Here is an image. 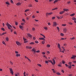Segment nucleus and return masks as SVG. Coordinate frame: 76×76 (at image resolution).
<instances>
[{
	"label": "nucleus",
	"mask_w": 76,
	"mask_h": 76,
	"mask_svg": "<svg viewBox=\"0 0 76 76\" xmlns=\"http://www.w3.org/2000/svg\"><path fill=\"white\" fill-rule=\"evenodd\" d=\"M7 34V33L6 32H5L4 33H3L1 35H4V34Z\"/></svg>",
	"instance_id": "nucleus-25"
},
{
	"label": "nucleus",
	"mask_w": 76,
	"mask_h": 76,
	"mask_svg": "<svg viewBox=\"0 0 76 76\" xmlns=\"http://www.w3.org/2000/svg\"><path fill=\"white\" fill-rule=\"evenodd\" d=\"M40 35H42V36L43 37V38H45V36H44V35L43 34H40Z\"/></svg>",
	"instance_id": "nucleus-22"
},
{
	"label": "nucleus",
	"mask_w": 76,
	"mask_h": 76,
	"mask_svg": "<svg viewBox=\"0 0 76 76\" xmlns=\"http://www.w3.org/2000/svg\"><path fill=\"white\" fill-rule=\"evenodd\" d=\"M23 39L24 41H26V39L24 37H23Z\"/></svg>",
	"instance_id": "nucleus-50"
},
{
	"label": "nucleus",
	"mask_w": 76,
	"mask_h": 76,
	"mask_svg": "<svg viewBox=\"0 0 76 76\" xmlns=\"http://www.w3.org/2000/svg\"><path fill=\"white\" fill-rule=\"evenodd\" d=\"M56 74L57 75H61V74H60V72H56Z\"/></svg>",
	"instance_id": "nucleus-28"
},
{
	"label": "nucleus",
	"mask_w": 76,
	"mask_h": 76,
	"mask_svg": "<svg viewBox=\"0 0 76 76\" xmlns=\"http://www.w3.org/2000/svg\"><path fill=\"white\" fill-rule=\"evenodd\" d=\"M42 54L43 55H44V54H45V52H42Z\"/></svg>",
	"instance_id": "nucleus-58"
},
{
	"label": "nucleus",
	"mask_w": 76,
	"mask_h": 76,
	"mask_svg": "<svg viewBox=\"0 0 76 76\" xmlns=\"http://www.w3.org/2000/svg\"><path fill=\"white\" fill-rule=\"evenodd\" d=\"M57 28L58 30V31H59V30H60V29L59 28V27H57Z\"/></svg>",
	"instance_id": "nucleus-44"
},
{
	"label": "nucleus",
	"mask_w": 76,
	"mask_h": 76,
	"mask_svg": "<svg viewBox=\"0 0 76 76\" xmlns=\"http://www.w3.org/2000/svg\"><path fill=\"white\" fill-rule=\"evenodd\" d=\"M48 25H51V23H48Z\"/></svg>",
	"instance_id": "nucleus-59"
},
{
	"label": "nucleus",
	"mask_w": 76,
	"mask_h": 76,
	"mask_svg": "<svg viewBox=\"0 0 76 76\" xmlns=\"http://www.w3.org/2000/svg\"><path fill=\"white\" fill-rule=\"evenodd\" d=\"M55 18H56V17H53L52 18V19L53 20V19H55Z\"/></svg>",
	"instance_id": "nucleus-42"
},
{
	"label": "nucleus",
	"mask_w": 76,
	"mask_h": 76,
	"mask_svg": "<svg viewBox=\"0 0 76 76\" xmlns=\"http://www.w3.org/2000/svg\"><path fill=\"white\" fill-rule=\"evenodd\" d=\"M6 39L7 41H9V37H6Z\"/></svg>",
	"instance_id": "nucleus-18"
},
{
	"label": "nucleus",
	"mask_w": 76,
	"mask_h": 76,
	"mask_svg": "<svg viewBox=\"0 0 76 76\" xmlns=\"http://www.w3.org/2000/svg\"><path fill=\"white\" fill-rule=\"evenodd\" d=\"M72 62H69V63H68V64H72Z\"/></svg>",
	"instance_id": "nucleus-43"
},
{
	"label": "nucleus",
	"mask_w": 76,
	"mask_h": 76,
	"mask_svg": "<svg viewBox=\"0 0 76 76\" xmlns=\"http://www.w3.org/2000/svg\"><path fill=\"white\" fill-rule=\"evenodd\" d=\"M53 23L54 26H56L57 25V23L56 22H53Z\"/></svg>",
	"instance_id": "nucleus-8"
},
{
	"label": "nucleus",
	"mask_w": 76,
	"mask_h": 76,
	"mask_svg": "<svg viewBox=\"0 0 76 76\" xmlns=\"http://www.w3.org/2000/svg\"><path fill=\"white\" fill-rule=\"evenodd\" d=\"M47 47H48V48L50 47V45H47Z\"/></svg>",
	"instance_id": "nucleus-32"
},
{
	"label": "nucleus",
	"mask_w": 76,
	"mask_h": 76,
	"mask_svg": "<svg viewBox=\"0 0 76 76\" xmlns=\"http://www.w3.org/2000/svg\"><path fill=\"white\" fill-rule=\"evenodd\" d=\"M26 48H27V49H31L32 48V47L31 46H26Z\"/></svg>",
	"instance_id": "nucleus-3"
},
{
	"label": "nucleus",
	"mask_w": 76,
	"mask_h": 76,
	"mask_svg": "<svg viewBox=\"0 0 76 76\" xmlns=\"http://www.w3.org/2000/svg\"><path fill=\"white\" fill-rule=\"evenodd\" d=\"M44 29H45V30H47V27H44Z\"/></svg>",
	"instance_id": "nucleus-45"
},
{
	"label": "nucleus",
	"mask_w": 76,
	"mask_h": 76,
	"mask_svg": "<svg viewBox=\"0 0 76 76\" xmlns=\"http://www.w3.org/2000/svg\"><path fill=\"white\" fill-rule=\"evenodd\" d=\"M16 43L17 45H20V43L18 41H16Z\"/></svg>",
	"instance_id": "nucleus-5"
},
{
	"label": "nucleus",
	"mask_w": 76,
	"mask_h": 76,
	"mask_svg": "<svg viewBox=\"0 0 76 76\" xmlns=\"http://www.w3.org/2000/svg\"><path fill=\"white\" fill-rule=\"evenodd\" d=\"M63 10L64 11V12H69V9L64 8L63 9Z\"/></svg>",
	"instance_id": "nucleus-4"
},
{
	"label": "nucleus",
	"mask_w": 76,
	"mask_h": 76,
	"mask_svg": "<svg viewBox=\"0 0 76 76\" xmlns=\"http://www.w3.org/2000/svg\"><path fill=\"white\" fill-rule=\"evenodd\" d=\"M10 2L11 3H12V4H13V0H11Z\"/></svg>",
	"instance_id": "nucleus-39"
},
{
	"label": "nucleus",
	"mask_w": 76,
	"mask_h": 76,
	"mask_svg": "<svg viewBox=\"0 0 76 76\" xmlns=\"http://www.w3.org/2000/svg\"><path fill=\"white\" fill-rule=\"evenodd\" d=\"M63 18V16H60V19H62Z\"/></svg>",
	"instance_id": "nucleus-52"
},
{
	"label": "nucleus",
	"mask_w": 76,
	"mask_h": 76,
	"mask_svg": "<svg viewBox=\"0 0 76 76\" xmlns=\"http://www.w3.org/2000/svg\"><path fill=\"white\" fill-rule=\"evenodd\" d=\"M7 24H6L7 26L8 27V28L9 29H11V28L10 27H11V28H12V26H11L10 24H9L8 23H7Z\"/></svg>",
	"instance_id": "nucleus-1"
},
{
	"label": "nucleus",
	"mask_w": 76,
	"mask_h": 76,
	"mask_svg": "<svg viewBox=\"0 0 76 76\" xmlns=\"http://www.w3.org/2000/svg\"><path fill=\"white\" fill-rule=\"evenodd\" d=\"M16 57H19V56L20 57V54L17 53L16 55Z\"/></svg>",
	"instance_id": "nucleus-16"
},
{
	"label": "nucleus",
	"mask_w": 76,
	"mask_h": 76,
	"mask_svg": "<svg viewBox=\"0 0 76 76\" xmlns=\"http://www.w3.org/2000/svg\"><path fill=\"white\" fill-rule=\"evenodd\" d=\"M42 44H45V41L43 40L42 41Z\"/></svg>",
	"instance_id": "nucleus-27"
},
{
	"label": "nucleus",
	"mask_w": 76,
	"mask_h": 76,
	"mask_svg": "<svg viewBox=\"0 0 76 76\" xmlns=\"http://www.w3.org/2000/svg\"><path fill=\"white\" fill-rule=\"evenodd\" d=\"M62 26H66V24H62Z\"/></svg>",
	"instance_id": "nucleus-33"
},
{
	"label": "nucleus",
	"mask_w": 76,
	"mask_h": 76,
	"mask_svg": "<svg viewBox=\"0 0 76 76\" xmlns=\"http://www.w3.org/2000/svg\"><path fill=\"white\" fill-rule=\"evenodd\" d=\"M16 5L17 6H20L21 5V3L20 2H19L17 4H16Z\"/></svg>",
	"instance_id": "nucleus-6"
},
{
	"label": "nucleus",
	"mask_w": 76,
	"mask_h": 76,
	"mask_svg": "<svg viewBox=\"0 0 76 76\" xmlns=\"http://www.w3.org/2000/svg\"><path fill=\"white\" fill-rule=\"evenodd\" d=\"M19 28H20V29H22V30H23V26L21 25H20L19 26Z\"/></svg>",
	"instance_id": "nucleus-10"
},
{
	"label": "nucleus",
	"mask_w": 76,
	"mask_h": 76,
	"mask_svg": "<svg viewBox=\"0 0 76 76\" xmlns=\"http://www.w3.org/2000/svg\"><path fill=\"white\" fill-rule=\"evenodd\" d=\"M52 61L53 63V64H56V61H55V60H54V59H53Z\"/></svg>",
	"instance_id": "nucleus-17"
},
{
	"label": "nucleus",
	"mask_w": 76,
	"mask_h": 76,
	"mask_svg": "<svg viewBox=\"0 0 76 76\" xmlns=\"http://www.w3.org/2000/svg\"><path fill=\"white\" fill-rule=\"evenodd\" d=\"M2 43L4 45H6V43H5V42L4 41H3Z\"/></svg>",
	"instance_id": "nucleus-37"
},
{
	"label": "nucleus",
	"mask_w": 76,
	"mask_h": 76,
	"mask_svg": "<svg viewBox=\"0 0 76 76\" xmlns=\"http://www.w3.org/2000/svg\"><path fill=\"white\" fill-rule=\"evenodd\" d=\"M10 70L11 73L12 75H13V69L12 68H10Z\"/></svg>",
	"instance_id": "nucleus-2"
},
{
	"label": "nucleus",
	"mask_w": 76,
	"mask_h": 76,
	"mask_svg": "<svg viewBox=\"0 0 76 76\" xmlns=\"http://www.w3.org/2000/svg\"><path fill=\"white\" fill-rule=\"evenodd\" d=\"M1 30H2V31H4V28H1Z\"/></svg>",
	"instance_id": "nucleus-40"
},
{
	"label": "nucleus",
	"mask_w": 76,
	"mask_h": 76,
	"mask_svg": "<svg viewBox=\"0 0 76 76\" xmlns=\"http://www.w3.org/2000/svg\"><path fill=\"white\" fill-rule=\"evenodd\" d=\"M57 9H58V8L56 7L55 8L53 9L52 10H57Z\"/></svg>",
	"instance_id": "nucleus-23"
},
{
	"label": "nucleus",
	"mask_w": 76,
	"mask_h": 76,
	"mask_svg": "<svg viewBox=\"0 0 76 76\" xmlns=\"http://www.w3.org/2000/svg\"><path fill=\"white\" fill-rule=\"evenodd\" d=\"M69 23V24L70 25H73V23L71 22L69 23Z\"/></svg>",
	"instance_id": "nucleus-47"
},
{
	"label": "nucleus",
	"mask_w": 76,
	"mask_h": 76,
	"mask_svg": "<svg viewBox=\"0 0 76 76\" xmlns=\"http://www.w3.org/2000/svg\"><path fill=\"white\" fill-rule=\"evenodd\" d=\"M32 31H35V28L34 27H33L32 28Z\"/></svg>",
	"instance_id": "nucleus-41"
},
{
	"label": "nucleus",
	"mask_w": 76,
	"mask_h": 76,
	"mask_svg": "<svg viewBox=\"0 0 76 76\" xmlns=\"http://www.w3.org/2000/svg\"><path fill=\"white\" fill-rule=\"evenodd\" d=\"M31 51H34V53H36V50L34 48H33Z\"/></svg>",
	"instance_id": "nucleus-15"
},
{
	"label": "nucleus",
	"mask_w": 76,
	"mask_h": 76,
	"mask_svg": "<svg viewBox=\"0 0 76 76\" xmlns=\"http://www.w3.org/2000/svg\"><path fill=\"white\" fill-rule=\"evenodd\" d=\"M68 68H69V69H72V65H70L69 66H68Z\"/></svg>",
	"instance_id": "nucleus-29"
},
{
	"label": "nucleus",
	"mask_w": 76,
	"mask_h": 76,
	"mask_svg": "<svg viewBox=\"0 0 76 76\" xmlns=\"http://www.w3.org/2000/svg\"><path fill=\"white\" fill-rule=\"evenodd\" d=\"M56 17L58 19H60V17L58 16H57Z\"/></svg>",
	"instance_id": "nucleus-51"
},
{
	"label": "nucleus",
	"mask_w": 76,
	"mask_h": 76,
	"mask_svg": "<svg viewBox=\"0 0 76 76\" xmlns=\"http://www.w3.org/2000/svg\"><path fill=\"white\" fill-rule=\"evenodd\" d=\"M76 57V56L72 55V57H71V58L73 59V58H75Z\"/></svg>",
	"instance_id": "nucleus-12"
},
{
	"label": "nucleus",
	"mask_w": 76,
	"mask_h": 76,
	"mask_svg": "<svg viewBox=\"0 0 76 76\" xmlns=\"http://www.w3.org/2000/svg\"><path fill=\"white\" fill-rule=\"evenodd\" d=\"M10 63L12 65H13V62L12 61H10Z\"/></svg>",
	"instance_id": "nucleus-56"
},
{
	"label": "nucleus",
	"mask_w": 76,
	"mask_h": 76,
	"mask_svg": "<svg viewBox=\"0 0 76 76\" xmlns=\"http://www.w3.org/2000/svg\"><path fill=\"white\" fill-rule=\"evenodd\" d=\"M29 44H34V42H31L30 43H29Z\"/></svg>",
	"instance_id": "nucleus-30"
},
{
	"label": "nucleus",
	"mask_w": 76,
	"mask_h": 76,
	"mask_svg": "<svg viewBox=\"0 0 76 76\" xmlns=\"http://www.w3.org/2000/svg\"><path fill=\"white\" fill-rule=\"evenodd\" d=\"M27 35L28 37H30V38H32V35H31L29 33L27 34Z\"/></svg>",
	"instance_id": "nucleus-9"
},
{
	"label": "nucleus",
	"mask_w": 76,
	"mask_h": 76,
	"mask_svg": "<svg viewBox=\"0 0 76 76\" xmlns=\"http://www.w3.org/2000/svg\"><path fill=\"white\" fill-rule=\"evenodd\" d=\"M22 20L23 22H25V20L24 19H22Z\"/></svg>",
	"instance_id": "nucleus-53"
},
{
	"label": "nucleus",
	"mask_w": 76,
	"mask_h": 76,
	"mask_svg": "<svg viewBox=\"0 0 76 76\" xmlns=\"http://www.w3.org/2000/svg\"><path fill=\"white\" fill-rule=\"evenodd\" d=\"M61 72H62V73H64V71L63 70H62L61 71Z\"/></svg>",
	"instance_id": "nucleus-49"
},
{
	"label": "nucleus",
	"mask_w": 76,
	"mask_h": 76,
	"mask_svg": "<svg viewBox=\"0 0 76 76\" xmlns=\"http://www.w3.org/2000/svg\"><path fill=\"white\" fill-rule=\"evenodd\" d=\"M60 35L61 36H62V37H63V36H64V34L62 33H61L60 34Z\"/></svg>",
	"instance_id": "nucleus-36"
},
{
	"label": "nucleus",
	"mask_w": 76,
	"mask_h": 76,
	"mask_svg": "<svg viewBox=\"0 0 76 76\" xmlns=\"http://www.w3.org/2000/svg\"><path fill=\"white\" fill-rule=\"evenodd\" d=\"M64 11L60 12H59V14L60 15H62V14H63V13H64Z\"/></svg>",
	"instance_id": "nucleus-13"
},
{
	"label": "nucleus",
	"mask_w": 76,
	"mask_h": 76,
	"mask_svg": "<svg viewBox=\"0 0 76 76\" xmlns=\"http://www.w3.org/2000/svg\"><path fill=\"white\" fill-rule=\"evenodd\" d=\"M15 25H18V23L16 22H15Z\"/></svg>",
	"instance_id": "nucleus-64"
},
{
	"label": "nucleus",
	"mask_w": 76,
	"mask_h": 76,
	"mask_svg": "<svg viewBox=\"0 0 76 76\" xmlns=\"http://www.w3.org/2000/svg\"><path fill=\"white\" fill-rule=\"evenodd\" d=\"M35 42L36 43V44H38V41H35Z\"/></svg>",
	"instance_id": "nucleus-48"
},
{
	"label": "nucleus",
	"mask_w": 76,
	"mask_h": 76,
	"mask_svg": "<svg viewBox=\"0 0 76 76\" xmlns=\"http://www.w3.org/2000/svg\"><path fill=\"white\" fill-rule=\"evenodd\" d=\"M45 63H47V64L48 63V61H45Z\"/></svg>",
	"instance_id": "nucleus-46"
},
{
	"label": "nucleus",
	"mask_w": 76,
	"mask_h": 76,
	"mask_svg": "<svg viewBox=\"0 0 76 76\" xmlns=\"http://www.w3.org/2000/svg\"><path fill=\"white\" fill-rule=\"evenodd\" d=\"M29 9L26 10L25 11V12H28L29 11Z\"/></svg>",
	"instance_id": "nucleus-31"
},
{
	"label": "nucleus",
	"mask_w": 76,
	"mask_h": 76,
	"mask_svg": "<svg viewBox=\"0 0 76 76\" xmlns=\"http://www.w3.org/2000/svg\"><path fill=\"white\" fill-rule=\"evenodd\" d=\"M75 13H73V14H72L71 15H70V16H75Z\"/></svg>",
	"instance_id": "nucleus-20"
},
{
	"label": "nucleus",
	"mask_w": 76,
	"mask_h": 76,
	"mask_svg": "<svg viewBox=\"0 0 76 76\" xmlns=\"http://www.w3.org/2000/svg\"><path fill=\"white\" fill-rule=\"evenodd\" d=\"M40 51L39 50H37L36 51V53H39Z\"/></svg>",
	"instance_id": "nucleus-60"
},
{
	"label": "nucleus",
	"mask_w": 76,
	"mask_h": 76,
	"mask_svg": "<svg viewBox=\"0 0 76 76\" xmlns=\"http://www.w3.org/2000/svg\"><path fill=\"white\" fill-rule=\"evenodd\" d=\"M59 48L60 50L59 51L60 52H62V51H61V48Z\"/></svg>",
	"instance_id": "nucleus-38"
},
{
	"label": "nucleus",
	"mask_w": 76,
	"mask_h": 76,
	"mask_svg": "<svg viewBox=\"0 0 76 76\" xmlns=\"http://www.w3.org/2000/svg\"><path fill=\"white\" fill-rule=\"evenodd\" d=\"M29 6V7H32V5L31 4H30Z\"/></svg>",
	"instance_id": "nucleus-62"
},
{
	"label": "nucleus",
	"mask_w": 76,
	"mask_h": 76,
	"mask_svg": "<svg viewBox=\"0 0 76 76\" xmlns=\"http://www.w3.org/2000/svg\"><path fill=\"white\" fill-rule=\"evenodd\" d=\"M62 63L63 64H65V62L63 61H62Z\"/></svg>",
	"instance_id": "nucleus-57"
},
{
	"label": "nucleus",
	"mask_w": 76,
	"mask_h": 76,
	"mask_svg": "<svg viewBox=\"0 0 76 76\" xmlns=\"http://www.w3.org/2000/svg\"><path fill=\"white\" fill-rule=\"evenodd\" d=\"M73 63H76V61H73Z\"/></svg>",
	"instance_id": "nucleus-63"
},
{
	"label": "nucleus",
	"mask_w": 76,
	"mask_h": 76,
	"mask_svg": "<svg viewBox=\"0 0 76 76\" xmlns=\"http://www.w3.org/2000/svg\"><path fill=\"white\" fill-rule=\"evenodd\" d=\"M37 65L39 67H42V66L41 65L39 64H37Z\"/></svg>",
	"instance_id": "nucleus-34"
},
{
	"label": "nucleus",
	"mask_w": 76,
	"mask_h": 76,
	"mask_svg": "<svg viewBox=\"0 0 76 76\" xmlns=\"http://www.w3.org/2000/svg\"><path fill=\"white\" fill-rule=\"evenodd\" d=\"M6 3L8 5H10V4L9 3V2L7 1L6 2Z\"/></svg>",
	"instance_id": "nucleus-26"
},
{
	"label": "nucleus",
	"mask_w": 76,
	"mask_h": 76,
	"mask_svg": "<svg viewBox=\"0 0 76 76\" xmlns=\"http://www.w3.org/2000/svg\"><path fill=\"white\" fill-rule=\"evenodd\" d=\"M58 2V0H55L54 1V2H53V3L54 4H55V3H56V2Z\"/></svg>",
	"instance_id": "nucleus-24"
},
{
	"label": "nucleus",
	"mask_w": 76,
	"mask_h": 76,
	"mask_svg": "<svg viewBox=\"0 0 76 76\" xmlns=\"http://www.w3.org/2000/svg\"><path fill=\"white\" fill-rule=\"evenodd\" d=\"M33 39L34 40H35L36 39V38H35V37H33Z\"/></svg>",
	"instance_id": "nucleus-55"
},
{
	"label": "nucleus",
	"mask_w": 76,
	"mask_h": 76,
	"mask_svg": "<svg viewBox=\"0 0 76 76\" xmlns=\"http://www.w3.org/2000/svg\"><path fill=\"white\" fill-rule=\"evenodd\" d=\"M75 39V37H72L70 39Z\"/></svg>",
	"instance_id": "nucleus-61"
},
{
	"label": "nucleus",
	"mask_w": 76,
	"mask_h": 76,
	"mask_svg": "<svg viewBox=\"0 0 76 76\" xmlns=\"http://www.w3.org/2000/svg\"><path fill=\"white\" fill-rule=\"evenodd\" d=\"M53 13L52 12H50L49 13H46V16H47V15H52V14H53Z\"/></svg>",
	"instance_id": "nucleus-7"
},
{
	"label": "nucleus",
	"mask_w": 76,
	"mask_h": 76,
	"mask_svg": "<svg viewBox=\"0 0 76 76\" xmlns=\"http://www.w3.org/2000/svg\"><path fill=\"white\" fill-rule=\"evenodd\" d=\"M64 33H66L67 32V29L66 28H64Z\"/></svg>",
	"instance_id": "nucleus-14"
},
{
	"label": "nucleus",
	"mask_w": 76,
	"mask_h": 76,
	"mask_svg": "<svg viewBox=\"0 0 76 76\" xmlns=\"http://www.w3.org/2000/svg\"><path fill=\"white\" fill-rule=\"evenodd\" d=\"M58 47L59 48H60V45L59 43H58Z\"/></svg>",
	"instance_id": "nucleus-19"
},
{
	"label": "nucleus",
	"mask_w": 76,
	"mask_h": 76,
	"mask_svg": "<svg viewBox=\"0 0 76 76\" xmlns=\"http://www.w3.org/2000/svg\"><path fill=\"white\" fill-rule=\"evenodd\" d=\"M49 62H50L51 63H52L53 65V64H54V63H53L52 61H51V60H49Z\"/></svg>",
	"instance_id": "nucleus-21"
},
{
	"label": "nucleus",
	"mask_w": 76,
	"mask_h": 76,
	"mask_svg": "<svg viewBox=\"0 0 76 76\" xmlns=\"http://www.w3.org/2000/svg\"><path fill=\"white\" fill-rule=\"evenodd\" d=\"M76 18H75V17H73L72 18V20H75V19Z\"/></svg>",
	"instance_id": "nucleus-35"
},
{
	"label": "nucleus",
	"mask_w": 76,
	"mask_h": 76,
	"mask_svg": "<svg viewBox=\"0 0 76 76\" xmlns=\"http://www.w3.org/2000/svg\"><path fill=\"white\" fill-rule=\"evenodd\" d=\"M39 40H45V39L43 37H40L39 38Z\"/></svg>",
	"instance_id": "nucleus-11"
},
{
	"label": "nucleus",
	"mask_w": 76,
	"mask_h": 76,
	"mask_svg": "<svg viewBox=\"0 0 76 76\" xmlns=\"http://www.w3.org/2000/svg\"><path fill=\"white\" fill-rule=\"evenodd\" d=\"M65 65L66 67H69V65H67V64H65Z\"/></svg>",
	"instance_id": "nucleus-54"
}]
</instances>
